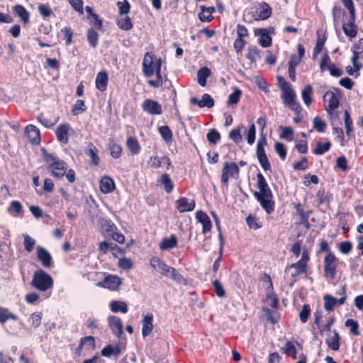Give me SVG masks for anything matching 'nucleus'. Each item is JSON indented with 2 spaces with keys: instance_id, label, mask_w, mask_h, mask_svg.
Listing matches in <instances>:
<instances>
[{
  "instance_id": "f257e3e1",
  "label": "nucleus",
  "mask_w": 363,
  "mask_h": 363,
  "mask_svg": "<svg viewBox=\"0 0 363 363\" xmlns=\"http://www.w3.org/2000/svg\"><path fill=\"white\" fill-rule=\"evenodd\" d=\"M257 188L259 191H255L254 196L259 202L262 207L267 213H271L274 211V203L272 201V192L269 189L267 181L261 173H258Z\"/></svg>"
},
{
  "instance_id": "f03ea898",
  "label": "nucleus",
  "mask_w": 363,
  "mask_h": 363,
  "mask_svg": "<svg viewBox=\"0 0 363 363\" xmlns=\"http://www.w3.org/2000/svg\"><path fill=\"white\" fill-rule=\"evenodd\" d=\"M43 159L52 177L60 179L65 176L67 169L66 162L48 153L44 155Z\"/></svg>"
},
{
  "instance_id": "7ed1b4c3",
  "label": "nucleus",
  "mask_w": 363,
  "mask_h": 363,
  "mask_svg": "<svg viewBox=\"0 0 363 363\" xmlns=\"http://www.w3.org/2000/svg\"><path fill=\"white\" fill-rule=\"evenodd\" d=\"M151 267L159 273L169 277L178 283H182L184 278L177 273L174 268L167 265L164 262L157 257H153L150 259Z\"/></svg>"
},
{
  "instance_id": "20e7f679",
  "label": "nucleus",
  "mask_w": 363,
  "mask_h": 363,
  "mask_svg": "<svg viewBox=\"0 0 363 363\" xmlns=\"http://www.w3.org/2000/svg\"><path fill=\"white\" fill-rule=\"evenodd\" d=\"M32 286L40 291H46L53 286L52 277L43 269L37 270L33 276Z\"/></svg>"
},
{
  "instance_id": "39448f33",
  "label": "nucleus",
  "mask_w": 363,
  "mask_h": 363,
  "mask_svg": "<svg viewBox=\"0 0 363 363\" xmlns=\"http://www.w3.org/2000/svg\"><path fill=\"white\" fill-rule=\"evenodd\" d=\"M281 97L285 106H288L296 113H301V107L300 104L297 101L296 94L289 84H284Z\"/></svg>"
},
{
  "instance_id": "423d86ee",
  "label": "nucleus",
  "mask_w": 363,
  "mask_h": 363,
  "mask_svg": "<svg viewBox=\"0 0 363 363\" xmlns=\"http://www.w3.org/2000/svg\"><path fill=\"white\" fill-rule=\"evenodd\" d=\"M162 62L152 52H146L143 61V72L145 77H152L156 69H161Z\"/></svg>"
},
{
  "instance_id": "0eeeda50",
  "label": "nucleus",
  "mask_w": 363,
  "mask_h": 363,
  "mask_svg": "<svg viewBox=\"0 0 363 363\" xmlns=\"http://www.w3.org/2000/svg\"><path fill=\"white\" fill-rule=\"evenodd\" d=\"M340 94V89L339 88L334 89V91H328L324 96L323 99L328 103L325 109L328 114L331 116V118H336V114L333 113L337 108L340 105V98L336 94Z\"/></svg>"
},
{
  "instance_id": "6e6552de",
  "label": "nucleus",
  "mask_w": 363,
  "mask_h": 363,
  "mask_svg": "<svg viewBox=\"0 0 363 363\" xmlns=\"http://www.w3.org/2000/svg\"><path fill=\"white\" fill-rule=\"evenodd\" d=\"M337 259L329 252L324 258V274L326 278L333 279L335 278L337 269Z\"/></svg>"
},
{
  "instance_id": "1a4fd4ad",
  "label": "nucleus",
  "mask_w": 363,
  "mask_h": 363,
  "mask_svg": "<svg viewBox=\"0 0 363 363\" xmlns=\"http://www.w3.org/2000/svg\"><path fill=\"white\" fill-rule=\"evenodd\" d=\"M240 172L238 164L235 162H225L222 169L221 182L228 184L230 177L236 179Z\"/></svg>"
},
{
  "instance_id": "9d476101",
  "label": "nucleus",
  "mask_w": 363,
  "mask_h": 363,
  "mask_svg": "<svg viewBox=\"0 0 363 363\" xmlns=\"http://www.w3.org/2000/svg\"><path fill=\"white\" fill-rule=\"evenodd\" d=\"M143 110L151 115H160L162 113V106L156 101L152 99H145L142 105Z\"/></svg>"
},
{
  "instance_id": "9b49d317",
  "label": "nucleus",
  "mask_w": 363,
  "mask_h": 363,
  "mask_svg": "<svg viewBox=\"0 0 363 363\" xmlns=\"http://www.w3.org/2000/svg\"><path fill=\"white\" fill-rule=\"evenodd\" d=\"M121 284V279L116 275L106 276L103 281L98 284V286L108 289L111 291H116Z\"/></svg>"
},
{
  "instance_id": "f8f14e48",
  "label": "nucleus",
  "mask_w": 363,
  "mask_h": 363,
  "mask_svg": "<svg viewBox=\"0 0 363 363\" xmlns=\"http://www.w3.org/2000/svg\"><path fill=\"white\" fill-rule=\"evenodd\" d=\"M356 16H350V19L347 23H344L342 25V30L345 35L350 39L355 38L357 34V27L355 24Z\"/></svg>"
},
{
  "instance_id": "ddd939ff",
  "label": "nucleus",
  "mask_w": 363,
  "mask_h": 363,
  "mask_svg": "<svg viewBox=\"0 0 363 363\" xmlns=\"http://www.w3.org/2000/svg\"><path fill=\"white\" fill-rule=\"evenodd\" d=\"M37 257L41 262L43 266L45 268H50L52 266V258L49 252L41 246L36 247Z\"/></svg>"
},
{
  "instance_id": "4468645a",
  "label": "nucleus",
  "mask_w": 363,
  "mask_h": 363,
  "mask_svg": "<svg viewBox=\"0 0 363 363\" xmlns=\"http://www.w3.org/2000/svg\"><path fill=\"white\" fill-rule=\"evenodd\" d=\"M176 208L179 213L192 211L195 208V201L186 197L178 199L176 202Z\"/></svg>"
},
{
  "instance_id": "2eb2a0df",
  "label": "nucleus",
  "mask_w": 363,
  "mask_h": 363,
  "mask_svg": "<svg viewBox=\"0 0 363 363\" xmlns=\"http://www.w3.org/2000/svg\"><path fill=\"white\" fill-rule=\"evenodd\" d=\"M108 323L116 335L120 336L122 335L123 326L120 318L114 315L109 316Z\"/></svg>"
},
{
  "instance_id": "dca6fc26",
  "label": "nucleus",
  "mask_w": 363,
  "mask_h": 363,
  "mask_svg": "<svg viewBox=\"0 0 363 363\" xmlns=\"http://www.w3.org/2000/svg\"><path fill=\"white\" fill-rule=\"evenodd\" d=\"M70 130L71 127L67 123L60 125L55 131L58 141L62 143L67 144L68 143V133Z\"/></svg>"
},
{
  "instance_id": "f3484780",
  "label": "nucleus",
  "mask_w": 363,
  "mask_h": 363,
  "mask_svg": "<svg viewBox=\"0 0 363 363\" xmlns=\"http://www.w3.org/2000/svg\"><path fill=\"white\" fill-rule=\"evenodd\" d=\"M196 218L198 220V221L202 224V233L203 234H206V233L211 231L212 228L211 221L210 220V218L206 213L201 211H198L196 213Z\"/></svg>"
},
{
  "instance_id": "a211bd4d",
  "label": "nucleus",
  "mask_w": 363,
  "mask_h": 363,
  "mask_svg": "<svg viewBox=\"0 0 363 363\" xmlns=\"http://www.w3.org/2000/svg\"><path fill=\"white\" fill-rule=\"evenodd\" d=\"M148 164L150 166L154 168H160L162 167H166L168 169L170 167L171 161L169 157L164 156L162 157H150Z\"/></svg>"
},
{
  "instance_id": "6ab92c4d",
  "label": "nucleus",
  "mask_w": 363,
  "mask_h": 363,
  "mask_svg": "<svg viewBox=\"0 0 363 363\" xmlns=\"http://www.w3.org/2000/svg\"><path fill=\"white\" fill-rule=\"evenodd\" d=\"M256 20H266L271 16L272 9L268 4L263 2L256 9Z\"/></svg>"
},
{
  "instance_id": "aec40b11",
  "label": "nucleus",
  "mask_w": 363,
  "mask_h": 363,
  "mask_svg": "<svg viewBox=\"0 0 363 363\" xmlns=\"http://www.w3.org/2000/svg\"><path fill=\"white\" fill-rule=\"evenodd\" d=\"M255 35H259V45L263 48H268L272 45V38L269 35L267 31L264 28L256 29L255 30Z\"/></svg>"
},
{
  "instance_id": "412c9836",
  "label": "nucleus",
  "mask_w": 363,
  "mask_h": 363,
  "mask_svg": "<svg viewBox=\"0 0 363 363\" xmlns=\"http://www.w3.org/2000/svg\"><path fill=\"white\" fill-rule=\"evenodd\" d=\"M26 135L33 143H38L40 141V130L34 125H28L25 130Z\"/></svg>"
},
{
  "instance_id": "4be33fe9",
  "label": "nucleus",
  "mask_w": 363,
  "mask_h": 363,
  "mask_svg": "<svg viewBox=\"0 0 363 363\" xmlns=\"http://www.w3.org/2000/svg\"><path fill=\"white\" fill-rule=\"evenodd\" d=\"M115 189L114 181L109 177H104L100 181V190L104 194H109Z\"/></svg>"
},
{
  "instance_id": "5701e85b",
  "label": "nucleus",
  "mask_w": 363,
  "mask_h": 363,
  "mask_svg": "<svg viewBox=\"0 0 363 363\" xmlns=\"http://www.w3.org/2000/svg\"><path fill=\"white\" fill-rule=\"evenodd\" d=\"M153 317L152 315H147L144 317V318L142 320V334L143 337H146L147 335H149L153 329Z\"/></svg>"
},
{
  "instance_id": "b1692460",
  "label": "nucleus",
  "mask_w": 363,
  "mask_h": 363,
  "mask_svg": "<svg viewBox=\"0 0 363 363\" xmlns=\"http://www.w3.org/2000/svg\"><path fill=\"white\" fill-rule=\"evenodd\" d=\"M200 9L201 11L199 13L198 16L201 21L209 22L213 18L212 13L215 11L214 7H206L205 6H201Z\"/></svg>"
},
{
  "instance_id": "393cba45",
  "label": "nucleus",
  "mask_w": 363,
  "mask_h": 363,
  "mask_svg": "<svg viewBox=\"0 0 363 363\" xmlns=\"http://www.w3.org/2000/svg\"><path fill=\"white\" fill-rule=\"evenodd\" d=\"M340 337L336 330L333 331V335L328 337L325 340L328 347L333 351H337L340 349Z\"/></svg>"
},
{
  "instance_id": "a878e982",
  "label": "nucleus",
  "mask_w": 363,
  "mask_h": 363,
  "mask_svg": "<svg viewBox=\"0 0 363 363\" xmlns=\"http://www.w3.org/2000/svg\"><path fill=\"white\" fill-rule=\"evenodd\" d=\"M108 83V74L105 72H99L96 78V88L101 91L106 89Z\"/></svg>"
},
{
  "instance_id": "bb28decb",
  "label": "nucleus",
  "mask_w": 363,
  "mask_h": 363,
  "mask_svg": "<svg viewBox=\"0 0 363 363\" xmlns=\"http://www.w3.org/2000/svg\"><path fill=\"white\" fill-rule=\"evenodd\" d=\"M177 245V240L174 235H172L169 238H164L160 244V249L162 250H167L175 247Z\"/></svg>"
},
{
  "instance_id": "cd10ccee",
  "label": "nucleus",
  "mask_w": 363,
  "mask_h": 363,
  "mask_svg": "<svg viewBox=\"0 0 363 363\" xmlns=\"http://www.w3.org/2000/svg\"><path fill=\"white\" fill-rule=\"evenodd\" d=\"M85 154L91 157L93 164L98 165L99 164L100 160L98 156V150L91 143L88 144Z\"/></svg>"
},
{
  "instance_id": "c85d7f7f",
  "label": "nucleus",
  "mask_w": 363,
  "mask_h": 363,
  "mask_svg": "<svg viewBox=\"0 0 363 363\" xmlns=\"http://www.w3.org/2000/svg\"><path fill=\"white\" fill-rule=\"evenodd\" d=\"M13 11L21 18L23 23L29 22L30 13L22 5H16Z\"/></svg>"
},
{
  "instance_id": "c756f323",
  "label": "nucleus",
  "mask_w": 363,
  "mask_h": 363,
  "mask_svg": "<svg viewBox=\"0 0 363 363\" xmlns=\"http://www.w3.org/2000/svg\"><path fill=\"white\" fill-rule=\"evenodd\" d=\"M210 69L206 67L201 68L197 72V81L201 86L206 85V79L211 75Z\"/></svg>"
},
{
  "instance_id": "7c9ffc66",
  "label": "nucleus",
  "mask_w": 363,
  "mask_h": 363,
  "mask_svg": "<svg viewBox=\"0 0 363 363\" xmlns=\"http://www.w3.org/2000/svg\"><path fill=\"white\" fill-rule=\"evenodd\" d=\"M126 146L133 155H138L140 151V146L136 138L130 137L126 140Z\"/></svg>"
},
{
  "instance_id": "2f4dec72",
  "label": "nucleus",
  "mask_w": 363,
  "mask_h": 363,
  "mask_svg": "<svg viewBox=\"0 0 363 363\" xmlns=\"http://www.w3.org/2000/svg\"><path fill=\"white\" fill-rule=\"evenodd\" d=\"M158 131L167 144H169L172 141L173 134L168 125H162L159 127Z\"/></svg>"
},
{
  "instance_id": "473e14b6",
  "label": "nucleus",
  "mask_w": 363,
  "mask_h": 363,
  "mask_svg": "<svg viewBox=\"0 0 363 363\" xmlns=\"http://www.w3.org/2000/svg\"><path fill=\"white\" fill-rule=\"evenodd\" d=\"M117 26L123 30H129L133 28V23L130 17L121 16L116 19Z\"/></svg>"
},
{
  "instance_id": "72a5a7b5",
  "label": "nucleus",
  "mask_w": 363,
  "mask_h": 363,
  "mask_svg": "<svg viewBox=\"0 0 363 363\" xmlns=\"http://www.w3.org/2000/svg\"><path fill=\"white\" fill-rule=\"evenodd\" d=\"M313 94V87L311 84H307L305 86L303 89L301 91V98L303 101V103L306 106L311 105L312 102L311 95Z\"/></svg>"
},
{
  "instance_id": "f704fd0d",
  "label": "nucleus",
  "mask_w": 363,
  "mask_h": 363,
  "mask_svg": "<svg viewBox=\"0 0 363 363\" xmlns=\"http://www.w3.org/2000/svg\"><path fill=\"white\" fill-rule=\"evenodd\" d=\"M111 310L113 313L121 312L126 313L128 311L127 304L121 301H113L111 303Z\"/></svg>"
},
{
  "instance_id": "c9c22d12",
  "label": "nucleus",
  "mask_w": 363,
  "mask_h": 363,
  "mask_svg": "<svg viewBox=\"0 0 363 363\" xmlns=\"http://www.w3.org/2000/svg\"><path fill=\"white\" fill-rule=\"evenodd\" d=\"M281 352L288 356H292L294 359H296L297 350L291 341L286 342L285 345L281 348Z\"/></svg>"
},
{
  "instance_id": "e433bc0d",
  "label": "nucleus",
  "mask_w": 363,
  "mask_h": 363,
  "mask_svg": "<svg viewBox=\"0 0 363 363\" xmlns=\"http://www.w3.org/2000/svg\"><path fill=\"white\" fill-rule=\"evenodd\" d=\"M233 92L228 96L227 104L228 106L236 104L240 101V98L242 95V91L238 87H233Z\"/></svg>"
},
{
  "instance_id": "4c0bfd02",
  "label": "nucleus",
  "mask_w": 363,
  "mask_h": 363,
  "mask_svg": "<svg viewBox=\"0 0 363 363\" xmlns=\"http://www.w3.org/2000/svg\"><path fill=\"white\" fill-rule=\"evenodd\" d=\"M108 149L110 150V154L113 158L118 159L121 156V146L118 144L115 143L113 141H111L109 143Z\"/></svg>"
},
{
  "instance_id": "58836bf2",
  "label": "nucleus",
  "mask_w": 363,
  "mask_h": 363,
  "mask_svg": "<svg viewBox=\"0 0 363 363\" xmlns=\"http://www.w3.org/2000/svg\"><path fill=\"white\" fill-rule=\"evenodd\" d=\"M324 299V308L327 311H332L334 308V306L337 303V299L335 297L326 294L323 297Z\"/></svg>"
},
{
  "instance_id": "ea45409f",
  "label": "nucleus",
  "mask_w": 363,
  "mask_h": 363,
  "mask_svg": "<svg viewBox=\"0 0 363 363\" xmlns=\"http://www.w3.org/2000/svg\"><path fill=\"white\" fill-rule=\"evenodd\" d=\"M330 147L331 143L330 142H327L325 144H322L321 142H318L315 148L313 150V152L316 155H321L328 152Z\"/></svg>"
},
{
  "instance_id": "a19ab883",
  "label": "nucleus",
  "mask_w": 363,
  "mask_h": 363,
  "mask_svg": "<svg viewBox=\"0 0 363 363\" xmlns=\"http://www.w3.org/2000/svg\"><path fill=\"white\" fill-rule=\"evenodd\" d=\"M9 319L16 320L17 317L14 314L11 313L8 309L0 307V323L4 324Z\"/></svg>"
},
{
  "instance_id": "79ce46f5",
  "label": "nucleus",
  "mask_w": 363,
  "mask_h": 363,
  "mask_svg": "<svg viewBox=\"0 0 363 363\" xmlns=\"http://www.w3.org/2000/svg\"><path fill=\"white\" fill-rule=\"evenodd\" d=\"M267 145V140L265 137H262L258 140L257 143V158L267 156L264 151V146Z\"/></svg>"
},
{
  "instance_id": "37998d69",
  "label": "nucleus",
  "mask_w": 363,
  "mask_h": 363,
  "mask_svg": "<svg viewBox=\"0 0 363 363\" xmlns=\"http://www.w3.org/2000/svg\"><path fill=\"white\" fill-rule=\"evenodd\" d=\"M87 40L89 45L95 48L98 44L99 35L96 31L93 29H89L86 34Z\"/></svg>"
},
{
  "instance_id": "c03bdc74",
  "label": "nucleus",
  "mask_w": 363,
  "mask_h": 363,
  "mask_svg": "<svg viewBox=\"0 0 363 363\" xmlns=\"http://www.w3.org/2000/svg\"><path fill=\"white\" fill-rule=\"evenodd\" d=\"M296 263L291 264L287 268V270H290L291 269H295V271L293 273H291V277L293 278V280L291 281V286H292L294 284V283L296 281V278L298 275L306 273V270H307V267L305 266L303 269H301V268L299 269L298 265H296Z\"/></svg>"
},
{
  "instance_id": "a18cd8bd",
  "label": "nucleus",
  "mask_w": 363,
  "mask_h": 363,
  "mask_svg": "<svg viewBox=\"0 0 363 363\" xmlns=\"http://www.w3.org/2000/svg\"><path fill=\"white\" fill-rule=\"evenodd\" d=\"M160 181L162 184H164L165 191L170 193L174 187V184L171 180L170 177L167 174H162Z\"/></svg>"
},
{
  "instance_id": "49530a36",
  "label": "nucleus",
  "mask_w": 363,
  "mask_h": 363,
  "mask_svg": "<svg viewBox=\"0 0 363 363\" xmlns=\"http://www.w3.org/2000/svg\"><path fill=\"white\" fill-rule=\"evenodd\" d=\"M265 302L273 308H277L279 306V299L274 292L267 294Z\"/></svg>"
},
{
  "instance_id": "de8ad7c7",
  "label": "nucleus",
  "mask_w": 363,
  "mask_h": 363,
  "mask_svg": "<svg viewBox=\"0 0 363 363\" xmlns=\"http://www.w3.org/2000/svg\"><path fill=\"white\" fill-rule=\"evenodd\" d=\"M199 104H199L200 108H203V107L211 108L214 105V101L209 94H204L202 96L201 100L199 101Z\"/></svg>"
},
{
  "instance_id": "09e8293b",
  "label": "nucleus",
  "mask_w": 363,
  "mask_h": 363,
  "mask_svg": "<svg viewBox=\"0 0 363 363\" xmlns=\"http://www.w3.org/2000/svg\"><path fill=\"white\" fill-rule=\"evenodd\" d=\"M206 137L208 141L213 145H216L220 139V135L216 129H211Z\"/></svg>"
},
{
  "instance_id": "8fccbe9b",
  "label": "nucleus",
  "mask_w": 363,
  "mask_h": 363,
  "mask_svg": "<svg viewBox=\"0 0 363 363\" xmlns=\"http://www.w3.org/2000/svg\"><path fill=\"white\" fill-rule=\"evenodd\" d=\"M86 106L84 101L82 100H77L73 106L72 113L74 116H77L80 113L86 111Z\"/></svg>"
},
{
  "instance_id": "3c124183",
  "label": "nucleus",
  "mask_w": 363,
  "mask_h": 363,
  "mask_svg": "<svg viewBox=\"0 0 363 363\" xmlns=\"http://www.w3.org/2000/svg\"><path fill=\"white\" fill-rule=\"evenodd\" d=\"M211 215H212V216L213 217V218L215 220V223H216V228H217V229H218V230L219 232L218 239H219V241H220V252L221 254V253H223V250L224 238H223V235L221 233L218 217L217 216V215L214 212H212Z\"/></svg>"
},
{
  "instance_id": "603ef678",
  "label": "nucleus",
  "mask_w": 363,
  "mask_h": 363,
  "mask_svg": "<svg viewBox=\"0 0 363 363\" xmlns=\"http://www.w3.org/2000/svg\"><path fill=\"white\" fill-rule=\"evenodd\" d=\"M117 6L118 8L119 13L121 16L128 14L130 12V5L128 0L118 1Z\"/></svg>"
},
{
  "instance_id": "864d4df0",
  "label": "nucleus",
  "mask_w": 363,
  "mask_h": 363,
  "mask_svg": "<svg viewBox=\"0 0 363 363\" xmlns=\"http://www.w3.org/2000/svg\"><path fill=\"white\" fill-rule=\"evenodd\" d=\"M313 128L320 133H323L325 130L326 123L320 117H315L313 120Z\"/></svg>"
},
{
  "instance_id": "5fc2aeb1",
  "label": "nucleus",
  "mask_w": 363,
  "mask_h": 363,
  "mask_svg": "<svg viewBox=\"0 0 363 363\" xmlns=\"http://www.w3.org/2000/svg\"><path fill=\"white\" fill-rule=\"evenodd\" d=\"M345 325L350 328V333L354 335H359V325L356 320L353 319H347L345 323Z\"/></svg>"
},
{
  "instance_id": "6e6d98bb",
  "label": "nucleus",
  "mask_w": 363,
  "mask_h": 363,
  "mask_svg": "<svg viewBox=\"0 0 363 363\" xmlns=\"http://www.w3.org/2000/svg\"><path fill=\"white\" fill-rule=\"evenodd\" d=\"M259 57V50L257 47L255 45L250 46L248 49L247 58L249 59L251 62H256Z\"/></svg>"
},
{
  "instance_id": "4d7b16f0",
  "label": "nucleus",
  "mask_w": 363,
  "mask_h": 363,
  "mask_svg": "<svg viewBox=\"0 0 363 363\" xmlns=\"http://www.w3.org/2000/svg\"><path fill=\"white\" fill-rule=\"evenodd\" d=\"M311 314L310 306L308 304L303 305L301 311L299 313V318L301 323H305L307 322L308 317Z\"/></svg>"
},
{
  "instance_id": "13d9d810",
  "label": "nucleus",
  "mask_w": 363,
  "mask_h": 363,
  "mask_svg": "<svg viewBox=\"0 0 363 363\" xmlns=\"http://www.w3.org/2000/svg\"><path fill=\"white\" fill-rule=\"evenodd\" d=\"M345 115V125L346 128V134L350 137V133L352 131V121L351 119L350 113L347 110L344 112Z\"/></svg>"
},
{
  "instance_id": "bf43d9fd",
  "label": "nucleus",
  "mask_w": 363,
  "mask_h": 363,
  "mask_svg": "<svg viewBox=\"0 0 363 363\" xmlns=\"http://www.w3.org/2000/svg\"><path fill=\"white\" fill-rule=\"evenodd\" d=\"M23 238L25 250L27 252H30L33 250V247L35 245V240L28 235H24Z\"/></svg>"
},
{
  "instance_id": "052dcab7",
  "label": "nucleus",
  "mask_w": 363,
  "mask_h": 363,
  "mask_svg": "<svg viewBox=\"0 0 363 363\" xmlns=\"http://www.w3.org/2000/svg\"><path fill=\"white\" fill-rule=\"evenodd\" d=\"M308 167V160L306 157H301L299 161H296L293 164V168L294 170H306Z\"/></svg>"
},
{
  "instance_id": "680f3d73",
  "label": "nucleus",
  "mask_w": 363,
  "mask_h": 363,
  "mask_svg": "<svg viewBox=\"0 0 363 363\" xmlns=\"http://www.w3.org/2000/svg\"><path fill=\"white\" fill-rule=\"evenodd\" d=\"M118 353L119 350H118V348H115L111 345L106 346L101 350V355L107 357H111L112 354L117 355L118 354Z\"/></svg>"
},
{
  "instance_id": "e2e57ef3",
  "label": "nucleus",
  "mask_w": 363,
  "mask_h": 363,
  "mask_svg": "<svg viewBox=\"0 0 363 363\" xmlns=\"http://www.w3.org/2000/svg\"><path fill=\"white\" fill-rule=\"evenodd\" d=\"M93 341H94V337H92V336H86V337H82L80 340L79 345L76 348V354H77L78 355H80L82 348L84 345H86V342H91L90 344L93 345Z\"/></svg>"
},
{
  "instance_id": "0e129e2a",
  "label": "nucleus",
  "mask_w": 363,
  "mask_h": 363,
  "mask_svg": "<svg viewBox=\"0 0 363 363\" xmlns=\"http://www.w3.org/2000/svg\"><path fill=\"white\" fill-rule=\"evenodd\" d=\"M275 151L279 155V157L284 160L286 157V149L284 144L281 143H276L274 145Z\"/></svg>"
},
{
  "instance_id": "69168bd1",
  "label": "nucleus",
  "mask_w": 363,
  "mask_h": 363,
  "mask_svg": "<svg viewBox=\"0 0 363 363\" xmlns=\"http://www.w3.org/2000/svg\"><path fill=\"white\" fill-rule=\"evenodd\" d=\"M41 319L42 315L40 313H34L31 314L29 318V322H30L31 325L33 328H36L40 325Z\"/></svg>"
},
{
  "instance_id": "338daca9",
  "label": "nucleus",
  "mask_w": 363,
  "mask_h": 363,
  "mask_svg": "<svg viewBox=\"0 0 363 363\" xmlns=\"http://www.w3.org/2000/svg\"><path fill=\"white\" fill-rule=\"evenodd\" d=\"M38 11L40 15L44 18L49 17L52 13V9H50V6L45 4H40L38 6Z\"/></svg>"
},
{
  "instance_id": "774afa93",
  "label": "nucleus",
  "mask_w": 363,
  "mask_h": 363,
  "mask_svg": "<svg viewBox=\"0 0 363 363\" xmlns=\"http://www.w3.org/2000/svg\"><path fill=\"white\" fill-rule=\"evenodd\" d=\"M352 245L349 241L342 242L340 243L339 250L345 255L349 254L352 250Z\"/></svg>"
}]
</instances>
